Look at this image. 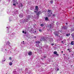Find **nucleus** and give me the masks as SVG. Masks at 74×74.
I'll use <instances>...</instances> for the list:
<instances>
[{
	"mask_svg": "<svg viewBox=\"0 0 74 74\" xmlns=\"http://www.w3.org/2000/svg\"><path fill=\"white\" fill-rule=\"evenodd\" d=\"M51 10H48L47 11V12L48 13L47 14V15L48 17H50V16H51V14H52V12L51 13Z\"/></svg>",
	"mask_w": 74,
	"mask_h": 74,
	"instance_id": "f257e3e1",
	"label": "nucleus"
},
{
	"mask_svg": "<svg viewBox=\"0 0 74 74\" xmlns=\"http://www.w3.org/2000/svg\"><path fill=\"white\" fill-rule=\"evenodd\" d=\"M46 40H45V39L44 37H43L42 38H41L40 40V41H46Z\"/></svg>",
	"mask_w": 74,
	"mask_h": 74,
	"instance_id": "f03ea898",
	"label": "nucleus"
},
{
	"mask_svg": "<svg viewBox=\"0 0 74 74\" xmlns=\"http://www.w3.org/2000/svg\"><path fill=\"white\" fill-rule=\"evenodd\" d=\"M36 43L38 44V46H37V45H36V47H38V46H39V44L40 43V42L39 41H36Z\"/></svg>",
	"mask_w": 74,
	"mask_h": 74,
	"instance_id": "7ed1b4c3",
	"label": "nucleus"
},
{
	"mask_svg": "<svg viewBox=\"0 0 74 74\" xmlns=\"http://www.w3.org/2000/svg\"><path fill=\"white\" fill-rule=\"evenodd\" d=\"M38 6H36L35 7V10H36V11H38Z\"/></svg>",
	"mask_w": 74,
	"mask_h": 74,
	"instance_id": "20e7f679",
	"label": "nucleus"
},
{
	"mask_svg": "<svg viewBox=\"0 0 74 74\" xmlns=\"http://www.w3.org/2000/svg\"><path fill=\"white\" fill-rule=\"evenodd\" d=\"M19 16L20 18H23V14H21L19 15Z\"/></svg>",
	"mask_w": 74,
	"mask_h": 74,
	"instance_id": "39448f33",
	"label": "nucleus"
},
{
	"mask_svg": "<svg viewBox=\"0 0 74 74\" xmlns=\"http://www.w3.org/2000/svg\"><path fill=\"white\" fill-rule=\"evenodd\" d=\"M28 54L29 56H31L32 55V53L31 51H29L28 52Z\"/></svg>",
	"mask_w": 74,
	"mask_h": 74,
	"instance_id": "423d86ee",
	"label": "nucleus"
},
{
	"mask_svg": "<svg viewBox=\"0 0 74 74\" xmlns=\"http://www.w3.org/2000/svg\"><path fill=\"white\" fill-rule=\"evenodd\" d=\"M71 26H72V30H71L72 31H74V25H71Z\"/></svg>",
	"mask_w": 74,
	"mask_h": 74,
	"instance_id": "0eeeda50",
	"label": "nucleus"
},
{
	"mask_svg": "<svg viewBox=\"0 0 74 74\" xmlns=\"http://www.w3.org/2000/svg\"><path fill=\"white\" fill-rule=\"evenodd\" d=\"M48 27L49 29H52V26H51V25H48Z\"/></svg>",
	"mask_w": 74,
	"mask_h": 74,
	"instance_id": "6e6552de",
	"label": "nucleus"
},
{
	"mask_svg": "<svg viewBox=\"0 0 74 74\" xmlns=\"http://www.w3.org/2000/svg\"><path fill=\"white\" fill-rule=\"evenodd\" d=\"M50 41L52 42H53V39L52 38H50Z\"/></svg>",
	"mask_w": 74,
	"mask_h": 74,
	"instance_id": "1a4fd4ad",
	"label": "nucleus"
},
{
	"mask_svg": "<svg viewBox=\"0 0 74 74\" xmlns=\"http://www.w3.org/2000/svg\"><path fill=\"white\" fill-rule=\"evenodd\" d=\"M40 14H41L40 11H39L38 12H37V13H36V14H37V15H40Z\"/></svg>",
	"mask_w": 74,
	"mask_h": 74,
	"instance_id": "9d476101",
	"label": "nucleus"
},
{
	"mask_svg": "<svg viewBox=\"0 0 74 74\" xmlns=\"http://www.w3.org/2000/svg\"><path fill=\"white\" fill-rule=\"evenodd\" d=\"M62 29H67V26H65L63 27H62Z\"/></svg>",
	"mask_w": 74,
	"mask_h": 74,
	"instance_id": "9b49d317",
	"label": "nucleus"
},
{
	"mask_svg": "<svg viewBox=\"0 0 74 74\" xmlns=\"http://www.w3.org/2000/svg\"><path fill=\"white\" fill-rule=\"evenodd\" d=\"M28 21V19H24V22H27Z\"/></svg>",
	"mask_w": 74,
	"mask_h": 74,
	"instance_id": "f8f14e48",
	"label": "nucleus"
},
{
	"mask_svg": "<svg viewBox=\"0 0 74 74\" xmlns=\"http://www.w3.org/2000/svg\"><path fill=\"white\" fill-rule=\"evenodd\" d=\"M71 36H72V38H73V39H74V33H73L72 34H71Z\"/></svg>",
	"mask_w": 74,
	"mask_h": 74,
	"instance_id": "ddd939ff",
	"label": "nucleus"
},
{
	"mask_svg": "<svg viewBox=\"0 0 74 74\" xmlns=\"http://www.w3.org/2000/svg\"><path fill=\"white\" fill-rule=\"evenodd\" d=\"M10 44V42H7L6 44V45H9V44Z\"/></svg>",
	"mask_w": 74,
	"mask_h": 74,
	"instance_id": "4468645a",
	"label": "nucleus"
},
{
	"mask_svg": "<svg viewBox=\"0 0 74 74\" xmlns=\"http://www.w3.org/2000/svg\"><path fill=\"white\" fill-rule=\"evenodd\" d=\"M12 62H10L9 63V65L10 66H12Z\"/></svg>",
	"mask_w": 74,
	"mask_h": 74,
	"instance_id": "2eb2a0df",
	"label": "nucleus"
},
{
	"mask_svg": "<svg viewBox=\"0 0 74 74\" xmlns=\"http://www.w3.org/2000/svg\"><path fill=\"white\" fill-rule=\"evenodd\" d=\"M71 45H74V41H72L71 42Z\"/></svg>",
	"mask_w": 74,
	"mask_h": 74,
	"instance_id": "dca6fc26",
	"label": "nucleus"
},
{
	"mask_svg": "<svg viewBox=\"0 0 74 74\" xmlns=\"http://www.w3.org/2000/svg\"><path fill=\"white\" fill-rule=\"evenodd\" d=\"M70 35V34H66V36H67V37H69V36Z\"/></svg>",
	"mask_w": 74,
	"mask_h": 74,
	"instance_id": "f3484780",
	"label": "nucleus"
},
{
	"mask_svg": "<svg viewBox=\"0 0 74 74\" xmlns=\"http://www.w3.org/2000/svg\"><path fill=\"white\" fill-rule=\"evenodd\" d=\"M45 21H48V18L47 17H46L45 18Z\"/></svg>",
	"mask_w": 74,
	"mask_h": 74,
	"instance_id": "a211bd4d",
	"label": "nucleus"
},
{
	"mask_svg": "<svg viewBox=\"0 0 74 74\" xmlns=\"http://www.w3.org/2000/svg\"><path fill=\"white\" fill-rule=\"evenodd\" d=\"M54 53L55 55H56V54H57V52H56V51H54Z\"/></svg>",
	"mask_w": 74,
	"mask_h": 74,
	"instance_id": "6ab92c4d",
	"label": "nucleus"
},
{
	"mask_svg": "<svg viewBox=\"0 0 74 74\" xmlns=\"http://www.w3.org/2000/svg\"><path fill=\"white\" fill-rule=\"evenodd\" d=\"M5 58H4V60H2V62H5Z\"/></svg>",
	"mask_w": 74,
	"mask_h": 74,
	"instance_id": "aec40b11",
	"label": "nucleus"
},
{
	"mask_svg": "<svg viewBox=\"0 0 74 74\" xmlns=\"http://www.w3.org/2000/svg\"><path fill=\"white\" fill-rule=\"evenodd\" d=\"M55 36H58V33H55Z\"/></svg>",
	"mask_w": 74,
	"mask_h": 74,
	"instance_id": "412c9836",
	"label": "nucleus"
},
{
	"mask_svg": "<svg viewBox=\"0 0 74 74\" xmlns=\"http://www.w3.org/2000/svg\"><path fill=\"white\" fill-rule=\"evenodd\" d=\"M40 25L41 27H43V26H44V25L42 24H41Z\"/></svg>",
	"mask_w": 74,
	"mask_h": 74,
	"instance_id": "4be33fe9",
	"label": "nucleus"
},
{
	"mask_svg": "<svg viewBox=\"0 0 74 74\" xmlns=\"http://www.w3.org/2000/svg\"><path fill=\"white\" fill-rule=\"evenodd\" d=\"M16 12L17 14H19V13H18V10L16 11Z\"/></svg>",
	"mask_w": 74,
	"mask_h": 74,
	"instance_id": "5701e85b",
	"label": "nucleus"
},
{
	"mask_svg": "<svg viewBox=\"0 0 74 74\" xmlns=\"http://www.w3.org/2000/svg\"><path fill=\"white\" fill-rule=\"evenodd\" d=\"M28 19H30V16H28Z\"/></svg>",
	"mask_w": 74,
	"mask_h": 74,
	"instance_id": "b1692460",
	"label": "nucleus"
},
{
	"mask_svg": "<svg viewBox=\"0 0 74 74\" xmlns=\"http://www.w3.org/2000/svg\"><path fill=\"white\" fill-rule=\"evenodd\" d=\"M50 3L51 4H52V3H53V1H50Z\"/></svg>",
	"mask_w": 74,
	"mask_h": 74,
	"instance_id": "393cba45",
	"label": "nucleus"
},
{
	"mask_svg": "<svg viewBox=\"0 0 74 74\" xmlns=\"http://www.w3.org/2000/svg\"><path fill=\"white\" fill-rule=\"evenodd\" d=\"M20 5H21V7H23V5H22V3H21L20 4Z\"/></svg>",
	"mask_w": 74,
	"mask_h": 74,
	"instance_id": "a878e982",
	"label": "nucleus"
},
{
	"mask_svg": "<svg viewBox=\"0 0 74 74\" xmlns=\"http://www.w3.org/2000/svg\"><path fill=\"white\" fill-rule=\"evenodd\" d=\"M13 1H14V2H15V1H17V0H13Z\"/></svg>",
	"mask_w": 74,
	"mask_h": 74,
	"instance_id": "bb28decb",
	"label": "nucleus"
},
{
	"mask_svg": "<svg viewBox=\"0 0 74 74\" xmlns=\"http://www.w3.org/2000/svg\"><path fill=\"white\" fill-rule=\"evenodd\" d=\"M13 5H14V6H15L16 4L15 3H14L13 4Z\"/></svg>",
	"mask_w": 74,
	"mask_h": 74,
	"instance_id": "cd10ccee",
	"label": "nucleus"
},
{
	"mask_svg": "<svg viewBox=\"0 0 74 74\" xmlns=\"http://www.w3.org/2000/svg\"><path fill=\"white\" fill-rule=\"evenodd\" d=\"M53 16H55V14H53Z\"/></svg>",
	"mask_w": 74,
	"mask_h": 74,
	"instance_id": "c85d7f7f",
	"label": "nucleus"
},
{
	"mask_svg": "<svg viewBox=\"0 0 74 74\" xmlns=\"http://www.w3.org/2000/svg\"><path fill=\"white\" fill-rule=\"evenodd\" d=\"M9 59H10V60H11V57H10Z\"/></svg>",
	"mask_w": 74,
	"mask_h": 74,
	"instance_id": "c756f323",
	"label": "nucleus"
},
{
	"mask_svg": "<svg viewBox=\"0 0 74 74\" xmlns=\"http://www.w3.org/2000/svg\"><path fill=\"white\" fill-rule=\"evenodd\" d=\"M56 55H57V56H59V54H57Z\"/></svg>",
	"mask_w": 74,
	"mask_h": 74,
	"instance_id": "7c9ffc66",
	"label": "nucleus"
},
{
	"mask_svg": "<svg viewBox=\"0 0 74 74\" xmlns=\"http://www.w3.org/2000/svg\"><path fill=\"white\" fill-rule=\"evenodd\" d=\"M22 33H25V31H23L22 32Z\"/></svg>",
	"mask_w": 74,
	"mask_h": 74,
	"instance_id": "2f4dec72",
	"label": "nucleus"
},
{
	"mask_svg": "<svg viewBox=\"0 0 74 74\" xmlns=\"http://www.w3.org/2000/svg\"><path fill=\"white\" fill-rule=\"evenodd\" d=\"M39 32H41V29H39Z\"/></svg>",
	"mask_w": 74,
	"mask_h": 74,
	"instance_id": "473e14b6",
	"label": "nucleus"
},
{
	"mask_svg": "<svg viewBox=\"0 0 74 74\" xmlns=\"http://www.w3.org/2000/svg\"><path fill=\"white\" fill-rule=\"evenodd\" d=\"M25 70H27V69L26 68L25 69Z\"/></svg>",
	"mask_w": 74,
	"mask_h": 74,
	"instance_id": "72a5a7b5",
	"label": "nucleus"
},
{
	"mask_svg": "<svg viewBox=\"0 0 74 74\" xmlns=\"http://www.w3.org/2000/svg\"><path fill=\"white\" fill-rule=\"evenodd\" d=\"M51 45H54V44H51Z\"/></svg>",
	"mask_w": 74,
	"mask_h": 74,
	"instance_id": "f704fd0d",
	"label": "nucleus"
},
{
	"mask_svg": "<svg viewBox=\"0 0 74 74\" xmlns=\"http://www.w3.org/2000/svg\"><path fill=\"white\" fill-rule=\"evenodd\" d=\"M34 38H36V36H35L34 37Z\"/></svg>",
	"mask_w": 74,
	"mask_h": 74,
	"instance_id": "c9c22d12",
	"label": "nucleus"
},
{
	"mask_svg": "<svg viewBox=\"0 0 74 74\" xmlns=\"http://www.w3.org/2000/svg\"><path fill=\"white\" fill-rule=\"evenodd\" d=\"M57 70H58H58H59V69H58Z\"/></svg>",
	"mask_w": 74,
	"mask_h": 74,
	"instance_id": "e433bc0d",
	"label": "nucleus"
},
{
	"mask_svg": "<svg viewBox=\"0 0 74 74\" xmlns=\"http://www.w3.org/2000/svg\"><path fill=\"white\" fill-rule=\"evenodd\" d=\"M34 12H37V11H34Z\"/></svg>",
	"mask_w": 74,
	"mask_h": 74,
	"instance_id": "4c0bfd02",
	"label": "nucleus"
},
{
	"mask_svg": "<svg viewBox=\"0 0 74 74\" xmlns=\"http://www.w3.org/2000/svg\"><path fill=\"white\" fill-rule=\"evenodd\" d=\"M10 21H11V20H10V19H9Z\"/></svg>",
	"mask_w": 74,
	"mask_h": 74,
	"instance_id": "58836bf2",
	"label": "nucleus"
},
{
	"mask_svg": "<svg viewBox=\"0 0 74 74\" xmlns=\"http://www.w3.org/2000/svg\"><path fill=\"white\" fill-rule=\"evenodd\" d=\"M24 34H26V32H24Z\"/></svg>",
	"mask_w": 74,
	"mask_h": 74,
	"instance_id": "ea45409f",
	"label": "nucleus"
},
{
	"mask_svg": "<svg viewBox=\"0 0 74 74\" xmlns=\"http://www.w3.org/2000/svg\"><path fill=\"white\" fill-rule=\"evenodd\" d=\"M68 51H69L70 50V49H67Z\"/></svg>",
	"mask_w": 74,
	"mask_h": 74,
	"instance_id": "a19ab883",
	"label": "nucleus"
},
{
	"mask_svg": "<svg viewBox=\"0 0 74 74\" xmlns=\"http://www.w3.org/2000/svg\"><path fill=\"white\" fill-rule=\"evenodd\" d=\"M63 41H62V42H61L62 43H63Z\"/></svg>",
	"mask_w": 74,
	"mask_h": 74,
	"instance_id": "79ce46f5",
	"label": "nucleus"
},
{
	"mask_svg": "<svg viewBox=\"0 0 74 74\" xmlns=\"http://www.w3.org/2000/svg\"><path fill=\"white\" fill-rule=\"evenodd\" d=\"M61 52H62V53H63V51H62Z\"/></svg>",
	"mask_w": 74,
	"mask_h": 74,
	"instance_id": "37998d69",
	"label": "nucleus"
},
{
	"mask_svg": "<svg viewBox=\"0 0 74 74\" xmlns=\"http://www.w3.org/2000/svg\"><path fill=\"white\" fill-rule=\"evenodd\" d=\"M69 52H70V50H69Z\"/></svg>",
	"mask_w": 74,
	"mask_h": 74,
	"instance_id": "c03bdc74",
	"label": "nucleus"
},
{
	"mask_svg": "<svg viewBox=\"0 0 74 74\" xmlns=\"http://www.w3.org/2000/svg\"><path fill=\"white\" fill-rule=\"evenodd\" d=\"M6 28H8V27H6Z\"/></svg>",
	"mask_w": 74,
	"mask_h": 74,
	"instance_id": "a18cd8bd",
	"label": "nucleus"
},
{
	"mask_svg": "<svg viewBox=\"0 0 74 74\" xmlns=\"http://www.w3.org/2000/svg\"><path fill=\"white\" fill-rule=\"evenodd\" d=\"M72 56H73V54H72Z\"/></svg>",
	"mask_w": 74,
	"mask_h": 74,
	"instance_id": "49530a36",
	"label": "nucleus"
},
{
	"mask_svg": "<svg viewBox=\"0 0 74 74\" xmlns=\"http://www.w3.org/2000/svg\"><path fill=\"white\" fill-rule=\"evenodd\" d=\"M66 25H67V23H66Z\"/></svg>",
	"mask_w": 74,
	"mask_h": 74,
	"instance_id": "de8ad7c7",
	"label": "nucleus"
},
{
	"mask_svg": "<svg viewBox=\"0 0 74 74\" xmlns=\"http://www.w3.org/2000/svg\"><path fill=\"white\" fill-rule=\"evenodd\" d=\"M44 58H46V57L45 56V57H44Z\"/></svg>",
	"mask_w": 74,
	"mask_h": 74,
	"instance_id": "09e8293b",
	"label": "nucleus"
},
{
	"mask_svg": "<svg viewBox=\"0 0 74 74\" xmlns=\"http://www.w3.org/2000/svg\"><path fill=\"white\" fill-rule=\"evenodd\" d=\"M36 31H35V33H36Z\"/></svg>",
	"mask_w": 74,
	"mask_h": 74,
	"instance_id": "8fccbe9b",
	"label": "nucleus"
},
{
	"mask_svg": "<svg viewBox=\"0 0 74 74\" xmlns=\"http://www.w3.org/2000/svg\"><path fill=\"white\" fill-rule=\"evenodd\" d=\"M23 42H25L24 41H23Z\"/></svg>",
	"mask_w": 74,
	"mask_h": 74,
	"instance_id": "3c124183",
	"label": "nucleus"
},
{
	"mask_svg": "<svg viewBox=\"0 0 74 74\" xmlns=\"http://www.w3.org/2000/svg\"><path fill=\"white\" fill-rule=\"evenodd\" d=\"M5 51H7V49H5Z\"/></svg>",
	"mask_w": 74,
	"mask_h": 74,
	"instance_id": "603ef678",
	"label": "nucleus"
},
{
	"mask_svg": "<svg viewBox=\"0 0 74 74\" xmlns=\"http://www.w3.org/2000/svg\"><path fill=\"white\" fill-rule=\"evenodd\" d=\"M30 73H31V72H30L29 74H30Z\"/></svg>",
	"mask_w": 74,
	"mask_h": 74,
	"instance_id": "864d4df0",
	"label": "nucleus"
},
{
	"mask_svg": "<svg viewBox=\"0 0 74 74\" xmlns=\"http://www.w3.org/2000/svg\"><path fill=\"white\" fill-rule=\"evenodd\" d=\"M23 44H25V43H23Z\"/></svg>",
	"mask_w": 74,
	"mask_h": 74,
	"instance_id": "5fc2aeb1",
	"label": "nucleus"
},
{
	"mask_svg": "<svg viewBox=\"0 0 74 74\" xmlns=\"http://www.w3.org/2000/svg\"><path fill=\"white\" fill-rule=\"evenodd\" d=\"M64 55H65V54H64Z\"/></svg>",
	"mask_w": 74,
	"mask_h": 74,
	"instance_id": "6e6d98bb",
	"label": "nucleus"
},
{
	"mask_svg": "<svg viewBox=\"0 0 74 74\" xmlns=\"http://www.w3.org/2000/svg\"><path fill=\"white\" fill-rule=\"evenodd\" d=\"M9 46H10V45Z\"/></svg>",
	"mask_w": 74,
	"mask_h": 74,
	"instance_id": "4d7b16f0",
	"label": "nucleus"
},
{
	"mask_svg": "<svg viewBox=\"0 0 74 74\" xmlns=\"http://www.w3.org/2000/svg\"><path fill=\"white\" fill-rule=\"evenodd\" d=\"M10 52H11L10 51Z\"/></svg>",
	"mask_w": 74,
	"mask_h": 74,
	"instance_id": "13d9d810",
	"label": "nucleus"
},
{
	"mask_svg": "<svg viewBox=\"0 0 74 74\" xmlns=\"http://www.w3.org/2000/svg\"><path fill=\"white\" fill-rule=\"evenodd\" d=\"M6 74H7V73H6Z\"/></svg>",
	"mask_w": 74,
	"mask_h": 74,
	"instance_id": "bf43d9fd",
	"label": "nucleus"
}]
</instances>
